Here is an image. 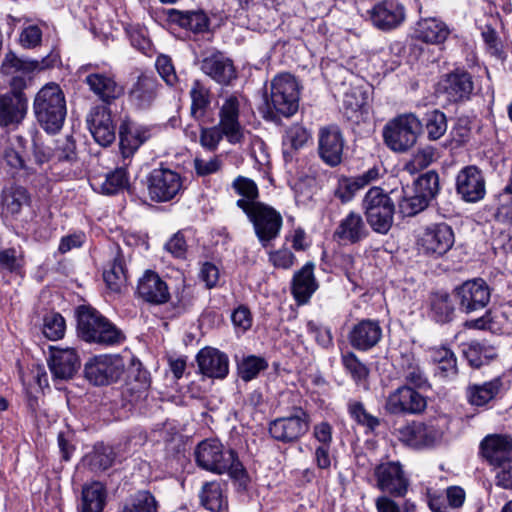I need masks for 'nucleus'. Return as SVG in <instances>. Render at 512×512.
I'll return each mask as SVG.
<instances>
[{"mask_svg": "<svg viewBox=\"0 0 512 512\" xmlns=\"http://www.w3.org/2000/svg\"><path fill=\"white\" fill-rule=\"evenodd\" d=\"M33 109L39 124L49 133L58 132L67 114L65 94L54 82L45 84L36 94Z\"/></svg>", "mask_w": 512, "mask_h": 512, "instance_id": "nucleus-1", "label": "nucleus"}, {"mask_svg": "<svg viewBox=\"0 0 512 512\" xmlns=\"http://www.w3.org/2000/svg\"><path fill=\"white\" fill-rule=\"evenodd\" d=\"M194 455L197 465L204 470L216 474L227 472L233 478L241 477L244 472L236 452L225 449L219 440H203L197 445Z\"/></svg>", "mask_w": 512, "mask_h": 512, "instance_id": "nucleus-2", "label": "nucleus"}, {"mask_svg": "<svg viewBox=\"0 0 512 512\" xmlns=\"http://www.w3.org/2000/svg\"><path fill=\"white\" fill-rule=\"evenodd\" d=\"M299 85L295 77L282 73L271 81L270 95L265 99L264 117H290L299 107Z\"/></svg>", "mask_w": 512, "mask_h": 512, "instance_id": "nucleus-3", "label": "nucleus"}, {"mask_svg": "<svg viewBox=\"0 0 512 512\" xmlns=\"http://www.w3.org/2000/svg\"><path fill=\"white\" fill-rule=\"evenodd\" d=\"M79 336L87 342L104 345L120 343L123 335L111 322L93 308L81 306L77 314Z\"/></svg>", "mask_w": 512, "mask_h": 512, "instance_id": "nucleus-4", "label": "nucleus"}, {"mask_svg": "<svg viewBox=\"0 0 512 512\" xmlns=\"http://www.w3.org/2000/svg\"><path fill=\"white\" fill-rule=\"evenodd\" d=\"M362 209L373 231L387 234L394 220L395 205L380 187H371L362 200Z\"/></svg>", "mask_w": 512, "mask_h": 512, "instance_id": "nucleus-5", "label": "nucleus"}, {"mask_svg": "<svg viewBox=\"0 0 512 512\" xmlns=\"http://www.w3.org/2000/svg\"><path fill=\"white\" fill-rule=\"evenodd\" d=\"M238 207L253 224L255 234L263 247L279 236L283 219L280 212L272 206L260 202L249 208L246 203L240 201Z\"/></svg>", "mask_w": 512, "mask_h": 512, "instance_id": "nucleus-6", "label": "nucleus"}, {"mask_svg": "<svg viewBox=\"0 0 512 512\" xmlns=\"http://www.w3.org/2000/svg\"><path fill=\"white\" fill-rule=\"evenodd\" d=\"M421 129V121L414 114L400 115L384 126V143L394 152H405L416 143Z\"/></svg>", "mask_w": 512, "mask_h": 512, "instance_id": "nucleus-7", "label": "nucleus"}, {"mask_svg": "<svg viewBox=\"0 0 512 512\" xmlns=\"http://www.w3.org/2000/svg\"><path fill=\"white\" fill-rule=\"evenodd\" d=\"M147 190L151 200L167 202L183 190L182 176L168 168L153 169L147 176Z\"/></svg>", "mask_w": 512, "mask_h": 512, "instance_id": "nucleus-8", "label": "nucleus"}, {"mask_svg": "<svg viewBox=\"0 0 512 512\" xmlns=\"http://www.w3.org/2000/svg\"><path fill=\"white\" fill-rule=\"evenodd\" d=\"M373 475L376 487L393 497H404L408 491L409 480L405 476L400 462L387 461L375 466Z\"/></svg>", "mask_w": 512, "mask_h": 512, "instance_id": "nucleus-9", "label": "nucleus"}, {"mask_svg": "<svg viewBox=\"0 0 512 512\" xmlns=\"http://www.w3.org/2000/svg\"><path fill=\"white\" fill-rule=\"evenodd\" d=\"M124 368L119 355H100L85 364V376L94 385H108L121 377Z\"/></svg>", "mask_w": 512, "mask_h": 512, "instance_id": "nucleus-10", "label": "nucleus"}, {"mask_svg": "<svg viewBox=\"0 0 512 512\" xmlns=\"http://www.w3.org/2000/svg\"><path fill=\"white\" fill-rule=\"evenodd\" d=\"M459 310L472 313L484 309L491 297L488 284L481 278L468 280L454 289Z\"/></svg>", "mask_w": 512, "mask_h": 512, "instance_id": "nucleus-11", "label": "nucleus"}, {"mask_svg": "<svg viewBox=\"0 0 512 512\" xmlns=\"http://www.w3.org/2000/svg\"><path fill=\"white\" fill-rule=\"evenodd\" d=\"M309 429V416L302 409H295V413L273 420L269 424V433L277 441L290 443L297 441Z\"/></svg>", "mask_w": 512, "mask_h": 512, "instance_id": "nucleus-12", "label": "nucleus"}, {"mask_svg": "<svg viewBox=\"0 0 512 512\" xmlns=\"http://www.w3.org/2000/svg\"><path fill=\"white\" fill-rule=\"evenodd\" d=\"M395 434L400 442L415 449L431 447L442 437V432L434 424L418 421L399 427Z\"/></svg>", "mask_w": 512, "mask_h": 512, "instance_id": "nucleus-13", "label": "nucleus"}, {"mask_svg": "<svg viewBox=\"0 0 512 512\" xmlns=\"http://www.w3.org/2000/svg\"><path fill=\"white\" fill-rule=\"evenodd\" d=\"M426 399L418 391L403 385L391 392L385 402V410L392 415H412L423 412Z\"/></svg>", "mask_w": 512, "mask_h": 512, "instance_id": "nucleus-14", "label": "nucleus"}, {"mask_svg": "<svg viewBox=\"0 0 512 512\" xmlns=\"http://www.w3.org/2000/svg\"><path fill=\"white\" fill-rule=\"evenodd\" d=\"M345 140L340 129L335 125L322 127L318 132V154L320 159L330 167L341 164Z\"/></svg>", "mask_w": 512, "mask_h": 512, "instance_id": "nucleus-15", "label": "nucleus"}, {"mask_svg": "<svg viewBox=\"0 0 512 512\" xmlns=\"http://www.w3.org/2000/svg\"><path fill=\"white\" fill-rule=\"evenodd\" d=\"M454 232L446 223L432 224L424 230L419 238L421 249L429 255L442 256L454 245Z\"/></svg>", "mask_w": 512, "mask_h": 512, "instance_id": "nucleus-16", "label": "nucleus"}, {"mask_svg": "<svg viewBox=\"0 0 512 512\" xmlns=\"http://www.w3.org/2000/svg\"><path fill=\"white\" fill-rule=\"evenodd\" d=\"M27 141L22 136H13L3 151V160L13 175L27 178L36 173V167L26 157Z\"/></svg>", "mask_w": 512, "mask_h": 512, "instance_id": "nucleus-17", "label": "nucleus"}, {"mask_svg": "<svg viewBox=\"0 0 512 512\" xmlns=\"http://www.w3.org/2000/svg\"><path fill=\"white\" fill-rule=\"evenodd\" d=\"M485 179L482 171L474 166L462 168L456 176V192L466 202H477L486 193Z\"/></svg>", "mask_w": 512, "mask_h": 512, "instance_id": "nucleus-18", "label": "nucleus"}, {"mask_svg": "<svg viewBox=\"0 0 512 512\" xmlns=\"http://www.w3.org/2000/svg\"><path fill=\"white\" fill-rule=\"evenodd\" d=\"M47 362L50 372L56 380L72 379L81 366L80 358L73 348L51 346Z\"/></svg>", "mask_w": 512, "mask_h": 512, "instance_id": "nucleus-19", "label": "nucleus"}, {"mask_svg": "<svg viewBox=\"0 0 512 512\" xmlns=\"http://www.w3.org/2000/svg\"><path fill=\"white\" fill-rule=\"evenodd\" d=\"M87 124L94 140L101 146H109L116 138V126L113 123L111 111L106 106H96L91 109Z\"/></svg>", "mask_w": 512, "mask_h": 512, "instance_id": "nucleus-20", "label": "nucleus"}, {"mask_svg": "<svg viewBox=\"0 0 512 512\" xmlns=\"http://www.w3.org/2000/svg\"><path fill=\"white\" fill-rule=\"evenodd\" d=\"M472 91L473 82L471 76L461 70L447 74L439 81L437 88L438 94L444 96L451 103L468 99Z\"/></svg>", "mask_w": 512, "mask_h": 512, "instance_id": "nucleus-21", "label": "nucleus"}, {"mask_svg": "<svg viewBox=\"0 0 512 512\" xmlns=\"http://www.w3.org/2000/svg\"><path fill=\"white\" fill-rule=\"evenodd\" d=\"M240 103L236 96L225 99L220 112L219 127L231 144L241 143L244 139V131L239 123Z\"/></svg>", "mask_w": 512, "mask_h": 512, "instance_id": "nucleus-22", "label": "nucleus"}, {"mask_svg": "<svg viewBox=\"0 0 512 512\" xmlns=\"http://www.w3.org/2000/svg\"><path fill=\"white\" fill-rule=\"evenodd\" d=\"M150 136L148 128L136 124L129 118L123 119L119 126L120 152L123 159L131 158Z\"/></svg>", "mask_w": 512, "mask_h": 512, "instance_id": "nucleus-23", "label": "nucleus"}, {"mask_svg": "<svg viewBox=\"0 0 512 512\" xmlns=\"http://www.w3.org/2000/svg\"><path fill=\"white\" fill-rule=\"evenodd\" d=\"M200 372L209 377L223 379L229 372L228 356L212 347L201 349L196 357Z\"/></svg>", "mask_w": 512, "mask_h": 512, "instance_id": "nucleus-24", "label": "nucleus"}, {"mask_svg": "<svg viewBox=\"0 0 512 512\" xmlns=\"http://www.w3.org/2000/svg\"><path fill=\"white\" fill-rule=\"evenodd\" d=\"M137 294L144 301L157 305L166 303L170 298L166 282L153 271H146L139 279Z\"/></svg>", "mask_w": 512, "mask_h": 512, "instance_id": "nucleus-25", "label": "nucleus"}, {"mask_svg": "<svg viewBox=\"0 0 512 512\" xmlns=\"http://www.w3.org/2000/svg\"><path fill=\"white\" fill-rule=\"evenodd\" d=\"M380 176L379 168L372 167L362 173L361 175L355 177H346L341 176L338 179L337 186L334 190V195L337 197L342 203H347L351 201L355 194L376 181Z\"/></svg>", "mask_w": 512, "mask_h": 512, "instance_id": "nucleus-26", "label": "nucleus"}, {"mask_svg": "<svg viewBox=\"0 0 512 512\" xmlns=\"http://www.w3.org/2000/svg\"><path fill=\"white\" fill-rule=\"evenodd\" d=\"M382 337V328L378 321L365 319L357 323L349 332L351 346L360 351H367L378 344Z\"/></svg>", "mask_w": 512, "mask_h": 512, "instance_id": "nucleus-27", "label": "nucleus"}, {"mask_svg": "<svg viewBox=\"0 0 512 512\" xmlns=\"http://www.w3.org/2000/svg\"><path fill=\"white\" fill-rule=\"evenodd\" d=\"M367 235L368 230L362 216L354 211H350L340 220L333 233L334 239L344 244H356L366 238Z\"/></svg>", "mask_w": 512, "mask_h": 512, "instance_id": "nucleus-28", "label": "nucleus"}, {"mask_svg": "<svg viewBox=\"0 0 512 512\" xmlns=\"http://www.w3.org/2000/svg\"><path fill=\"white\" fill-rule=\"evenodd\" d=\"M483 457L497 468L512 458V439L509 436L490 435L481 442Z\"/></svg>", "mask_w": 512, "mask_h": 512, "instance_id": "nucleus-29", "label": "nucleus"}, {"mask_svg": "<svg viewBox=\"0 0 512 512\" xmlns=\"http://www.w3.org/2000/svg\"><path fill=\"white\" fill-rule=\"evenodd\" d=\"M130 162L123 159V164L116 167L113 171L103 177H94L91 180V186L94 190L105 194L114 195L129 187V176L127 167Z\"/></svg>", "mask_w": 512, "mask_h": 512, "instance_id": "nucleus-30", "label": "nucleus"}, {"mask_svg": "<svg viewBox=\"0 0 512 512\" xmlns=\"http://www.w3.org/2000/svg\"><path fill=\"white\" fill-rule=\"evenodd\" d=\"M343 115L347 120L359 123L368 114V93L360 86L352 87L344 93L342 101Z\"/></svg>", "mask_w": 512, "mask_h": 512, "instance_id": "nucleus-31", "label": "nucleus"}, {"mask_svg": "<svg viewBox=\"0 0 512 512\" xmlns=\"http://www.w3.org/2000/svg\"><path fill=\"white\" fill-rule=\"evenodd\" d=\"M404 17V7L393 0L379 3L371 10L373 24L383 30L396 27L404 20Z\"/></svg>", "mask_w": 512, "mask_h": 512, "instance_id": "nucleus-32", "label": "nucleus"}, {"mask_svg": "<svg viewBox=\"0 0 512 512\" xmlns=\"http://www.w3.org/2000/svg\"><path fill=\"white\" fill-rule=\"evenodd\" d=\"M313 271L314 264L308 262L294 274L292 293L298 303H307L318 288Z\"/></svg>", "mask_w": 512, "mask_h": 512, "instance_id": "nucleus-33", "label": "nucleus"}, {"mask_svg": "<svg viewBox=\"0 0 512 512\" xmlns=\"http://www.w3.org/2000/svg\"><path fill=\"white\" fill-rule=\"evenodd\" d=\"M450 31L447 25L435 17L422 18L416 23L414 35L426 44H442Z\"/></svg>", "mask_w": 512, "mask_h": 512, "instance_id": "nucleus-34", "label": "nucleus"}, {"mask_svg": "<svg viewBox=\"0 0 512 512\" xmlns=\"http://www.w3.org/2000/svg\"><path fill=\"white\" fill-rule=\"evenodd\" d=\"M27 112L26 96L0 95V126L18 124Z\"/></svg>", "mask_w": 512, "mask_h": 512, "instance_id": "nucleus-35", "label": "nucleus"}, {"mask_svg": "<svg viewBox=\"0 0 512 512\" xmlns=\"http://www.w3.org/2000/svg\"><path fill=\"white\" fill-rule=\"evenodd\" d=\"M86 83L102 101L107 103L123 93V88L112 77L105 74H90L86 77Z\"/></svg>", "mask_w": 512, "mask_h": 512, "instance_id": "nucleus-36", "label": "nucleus"}, {"mask_svg": "<svg viewBox=\"0 0 512 512\" xmlns=\"http://www.w3.org/2000/svg\"><path fill=\"white\" fill-rule=\"evenodd\" d=\"M430 358L435 365V375L440 378H453L458 373L457 359L452 350L447 347L431 348Z\"/></svg>", "mask_w": 512, "mask_h": 512, "instance_id": "nucleus-37", "label": "nucleus"}, {"mask_svg": "<svg viewBox=\"0 0 512 512\" xmlns=\"http://www.w3.org/2000/svg\"><path fill=\"white\" fill-rule=\"evenodd\" d=\"M156 82L147 76H141L129 93L130 102L139 109L151 106L156 98Z\"/></svg>", "mask_w": 512, "mask_h": 512, "instance_id": "nucleus-38", "label": "nucleus"}, {"mask_svg": "<svg viewBox=\"0 0 512 512\" xmlns=\"http://www.w3.org/2000/svg\"><path fill=\"white\" fill-rule=\"evenodd\" d=\"M502 387L500 378H495L482 384H472L466 389L468 401L473 406H484L493 400Z\"/></svg>", "mask_w": 512, "mask_h": 512, "instance_id": "nucleus-39", "label": "nucleus"}, {"mask_svg": "<svg viewBox=\"0 0 512 512\" xmlns=\"http://www.w3.org/2000/svg\"><path fill=\"white\" fill-rule=\"evenodd\" d=\"M30 202V193L23 186L13 185L2 192V209L6 214L18 215Z\"/></svg>", "mask_w": 512, "mask_h": 512, "instance_id": "nucleus-40", "label": "nucleus"}, {"mask_svg": "<svg viewBox=\"0 0 512 512\" xmlns=\"http://www.w3.org/2000/svg\"><path fill=\"white\" fill-rule=\"evenodd\" d=\"M170 16L180 27L201 33L208 30L209 18L202 10L180 11L172 9Z\"/></svg>", "mask_w": 512, "mask_h": 512, "instance_id": "nucleus-41", "label": "nucleus"}, {"mask_svg": "<svg viewBox=\"0 0 512 512\" xmlns=\"http://www.w3.org/2000/svg\"><path fill=\"white\" fill-rule=\"evenodd\" d=\"M199 497L202 506L211 512H224L228 508L227 498L216 481L205 483Z\"/></svg>", "mask_w": 512, "mask_h": 512, "instance_id": "nucleus-42", "label": "nucleus"}, {"mask_svg": "<svg viewBox=\"0 0 512 512\" xmlns=\"http://www.w3.org/2000/svg\"><path fill=\"white\" fill-rule=\"evenodd\" d=\"M9 70L5 72L7 75L6 82L11 88V96H25L23 90L31 84L33 80L34 66H6Z\"/></svg>", "mask_w": 512, "mask_h": 512, "instance_id": "nucleus-43", "label": "nucleus"}, {"mask_svg": "<svg viewBox=\"0 0 512 512\" xmlns=\"http://www.w3.org/2000/svg\"><path fill=\"white\" fill-rule=\"evenodd\" d=\"M103 279L113 292H119L127 280L125 261L118 253L103 271Z\"/></svg>", "mask_w": 512, "mask_h": 512, "instance_id": "nucleus-44", "label": "nucleus"}, {"mask_svg": "<svg viewBox=\"0 0 512 512\" xmlns=\"http://www.w3.org/2000/svg\"><path fill=\"white\" fill-rule=\"evenodd\" d=\"M431 315L439 323L453 319L455 306L451 296L445 292L433 293L430 297Z\"/></svg>", "mask_w": 512, "mask_h": 512, "instance_id": "nucleus-45", "label": "nucleus"}, {"mask_svg": "<svg viewBox=\"0 0 512 512\" xmlns=\"http://www.w3.org/2000/svg\"><path fill=\"white\" fill-rule=\"evenodd\" d=\"M115 459L113 448L104 444L94 446L92 452L84 457V462L92 471H104L112 466Z\"/></svg>", "mask_w": 512, "mask_h": 512, "instance_id": "nucleus-46", "label": "nucleus"}, {"mask_svg": "<svg viewBox=\"0 0 512 512\" xmlns=\"http://www.w3.org/2000/svg\"><path fill=\"white\" fill-rule=\"evenodd\" d=\"M105 505V490L101 483L94 482L82 490V512H102Z\"/></svg>", "mask_w": 512, "mask_h": 512, "instance_id": "nucleus-47", "label": "nucleus"}, {"mask_svg": "<svg viewBox=\"0 0 512 512\" xmlns=\"http://www.w3.org/2000/svg\"><path fill=\"white\" fill-rule=\"evenodd\" d=\"M158 504L149 491H138L125 500L121 512H157Z\"/></svg>", "mask_w": 512, "mask_h": 512, "instance_id": "nucleus-48", "label": "nucleus"}, {"mask_svg": "<svg viewBox=\"0 0 512 512\" xmlns=\"http://www.w3.org/2000/svg\"><path fill=\"white\" fill-rule=\"evenodd\" d=\"M463 354L472 367L479 368L487 364L495 356L492 348L472 341L463 345Z\"/></svg>", "mask_w": 512, "mask_h": 512, "instance_id": "nucleus-49", "label": "nucleus"}, {"mask_svg": "<svg viewBox=\"0 0 512 512\" xmlns=\"http://www.w3.org/2000/svg\"><path fill=\"white\" fill-rule=\"evenodd\" d=\"M232 188L239 196L242 197L237 200V206L240 201L246 203L249 208L260 203V201H257L259 196L258 187L252 179L244 176H238L232 182Z\"/></svg>", "mask_w": 512, "mask_h": 512, "instance_id": "nucleus-50", "label": "nucleus"}, {"mask_svg": "<svg viewBox=\"0 0 512 512\" xmlns=\"http://www.w3.org/2000/svg\"><path fill=\"white\" fill-rule=\"evenodd\" d=\"M439 191V177L434 171H428L420 175L414 182V192L425 197L430 203Z\"/></svg>", "mask_w": 512, "mask_h": 512, "instance_id": "nucleus-51", "label": "nucleus"}, {"mask_svg": "<svg viewBox=\"0 0 512 512\" xmlns=\"http://www.w3.org/2000/svg\"><path fill=\"white\" fill-rule=\"evenodd\" d=\"M267 367L268 363L263 357L249 355L238 364V374L243 381L248 382L256 378Z\"/></svg>", "mask_w": 512, "mask_h": 512, "instance_id": "nucleus-52", "label": "nucleus"}, {"mask_svg": "<svg viewBox=\"0 0 512 512\" xmlns=\"http://www.w3.org/2000/svg\"><path fill=\"white\" fill-rule=\"evenodd\" d=\"M190 97L192 116L196 119L203 117L210 105L209 91L199 82H195L190 91Z\"/></svg>", "mask_w": 512, "mask_h": 512, "instance_id": "nucleus-53", "label": "nucleus"}, {"mask_svg": "<svg viewBox=\"0 0 512 512\" xmlns=\"http://www.w3.org/2000/svg\"><path fill=\"white\" fill-rule=\"evenodd\" d=\"M342 364L346 371L357 383L368 377L369 369L363 364L353 352H347L341 357Z\"/></svg>", "mask_w": 512, "mask_h": 512, "instance_id": "nucleus-54", "label": "nucleus"}, {"mask_svg": "<svg viewBox=\"0 0 512 512\" xmlns=\"http://www.w3.org/2000/svg\"><path fill=\"white\" fill-rule=\"evenodd\" d=\"M447 130V119L443 112L434 110L427 114L426 131L430 140L440 139Z\"/></svg>", "mask_w": 512, "mask_h": 512, "instance_id": "nucleus-55", "label": "nucleus"}, {"mask_svg": "<svg viewBox=\"0 0 512 512\" xmlns=\"http://www.w3.org/2000/svg\"><path fill=\"white\" fill-rule=\"evenodd\" d=\"M410 56L414 61L422 64H434L441 60L442 49L440 47L431 48L428 45L414 44L410 47Z\"/></svg>", "mask_w": 512, "mask_h": 512, "instance_id": "nucleus-56", "label": "nucleus"}, {"mask_svg": "<svg viewBox=\"0 0 512 512\" xmlns=\"http://www.w3.org/2000/svg\"><path fill=\"white\" fill-rule=\"evenodd\" d=\"M398 206L403 217H412L425 210L429 206V202L425 197L414 192L411 196L403 197Z\"/></svg>", "mask_w": 512, "mask_h": 512, "instance_id": "nucleus-57", "label": "nucleus"}, {"mask_svg": "<svg viewBox=\"0 0 512 512\" xmlns=\"http://www.w3.org/2000/svg\"><path fill=\"white\" fill-rule=\"evenodd\" d=\"M128 390L135 393H144L150 386V376L147 370L141 367V364H138L137 367H133L129 371L128 375Z\"/></svg>", "mask_w": 512, "mask_h": 512, "instance_id": "nucleus-58", "label": "nucleus"}, {"mask_svg": "<svg viewBox=\"0 0 512 512\" xmlns=\"http://www.w3.org/2000/svg\"><path fill=\"white\" fill-rule=\"evenodd\" d=\"M22 258L15 248L0 250V272L13 273L22 267Z\"/></svg>", "mask_w": 512, "mask_h": 512, "instance_id": "nucleus-59", "label": "nucleus"}, {"mask_svg": "<svg viewBox=\"0 0 512 512\" xmlns=\"http://www.w3.org/2000/svg\"><path fill=\"white\" fill-rule=\"evenodd\" d=\"M65 332V320L60 314H51L44 319L43 333L50 340H58Z\"/></svg>", "mask_w": 512, "mask_h": 512, "instance_id": "nucleus-60", "label": "nucleus"}, {"mask_svg": "<svg viewBox=\"0 0 512 512\" xmlns=\"http://www.w3.org/2000/svg\"><path fill=\"white\" fill-rule=\"evenodd\" d=\"M348 410L353 419L359 424L374 429L379 426V419L369 414L364 405L359 401H353L348 404Z\"/></svg>", "mask_w": 512, "mask_h": 512, "instance_id": "nucleus-61", "label": "nucleus"}, {"mask_svg": "<svg viewBox=\"0 0 512 512\" xmlns=\"http://www.w3.org/2000/svg\"><path fill=\"white\" fill-rule=\"evenodd\" d=\"M202 70L220 84H229L236 78L235 66H202Z\"/></svg>", "mask_w": 512, "mask_h": 512, "instance_id": "nucleus-62", "label": "nucleus"}, {"mask_svg": "<svg viewBox=\"0 0 512 512\" xmlns=\"http://www.w3.org/2000/svg\"><path fill=\"white\" fill-rule=\"evenodd\" d=\"M269 262L278 269H290L296 260L295 255L288 248H280L268 253Z\"/></svg>", "mask_w": 512, "mask_h": 512, "instance_id": "nucleus-63", "label": "nucleus"}, {"mask_svg": "<svg viewBox=\"0 0 512 512\" xmlns=\"http://www.w3.org/2000/svg\"><path fill=\"white\" fill-rule=\"evenodd\" d=\"M231 321L235 329L241 333L250 329L252 326V315L249 308L244 305L237 307L231 315Z\"/></svg>", "mask_w": 512, "mask_h": 512, "instance_id": "nucleus-64", "label": "nucleus"}]
</instances>
